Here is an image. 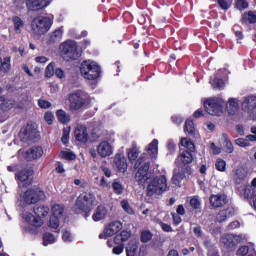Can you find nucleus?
<instances>
[{"mask_svg":"<svg viewBox=\"0 0 256 256\" xmlns=\"http://www.w3.org/2000/svg\"><path fill=\"white\" fill-rule=\"evenodd\" d=\"M135 167L138 169L135 175L137 183H139V185H145V183H148V197H153V195H163V193L169 189V186L167 185V177L165 175L153 177V174L149 172L151 164L149 162H143V158H139L136 161Z\"/></svg>","mask_w":256,"mask_h":256,"instance_id":"1","label":"nucleus"},{"mask_svg":"<svg viewBox=\"0 0 256 256\" xmlns=\"http://www.w3.org/2000/svg\"><path fill=\"white\" fill-rule=\"evenodd\" d=\"M80 73L84 79L93 81L101 76V66L93 60H85L81 63Z\"/></svg>","mask_w":256,"mask_h":256,"instance_id":"2","label":"nucleus"},{"mask_svg":"<svg viewBox=\"0 0 256 256\" xmlns=\"http://www.w3.org/2000/svg\"><path fill=\"white\" fill-rule=\"evenodd\" d=\"M225 100L221 97H210L204 101V109L208 115L221 117L225 111Z\"/></svg>","mask_w":256,"mask_h":256,"instance_id":"3","label":"nucleus"},{"mask_svg":"<svg viewBox=\"0 0 256 256\" xmlns=\"http://www.w3.org/2000/svg\"><path fill=\"white\" fill-rule=\"evenodd\" d=\"M68 101L70 111H79L82 107H89L91 105V97L84 92L70 94Z\"/></svg>","mask_w":256,"mask_h":256,"instance_id":"4","label":"nucleus"},{"mask_svg":"<svg viewBox=\"0 0 256 256\" xmlns=\"http://www.w3.org/2000/svg\"><path fill=\"white\" fill-rule=\"evenodd\" d=\"M53 25V20L49 17L37 16L30 24L31 31L34 35H45Z\"/></svg>","mask_w":256,"mask_h":256,"instance_id":"5","label":"nucleus"},{"mask_svg":"<svg viewBox=\"0 0 256 256\" xmlns=\"http://www.w3.org/2000/svg\"><path fill=\"white\" fill-rule=\"evenodd\" d=\"M60 51L64 59H79L81 57V51L77 47V42L67 40L60 45Z\"/></svg>","mask_w":256,"mask_h":256,"instance_id":"6","label":"nucleus"},{"mask_svg":"<svg viewBox=\"0 0 256 256\" xmlns=\"http://www.w3.org/2000/svg\"><path fill=\"white\" fill-rule=\"evenodd\" d=\"M41 199H45V192L37 187L29 188L22 196V200L26 205H35V203H39Z\"/></svg>","mask_w":256,"mask_h":256,"instance_id":"7","label":"nucleus"},{"mask_svg":"<svg viewBox=\"0 0 256 256\" xmlns=\"http://www.w3.org/2000/svg\"><path fill=\"white\" fill-rule=\"evenodd\" d=\"M20 140L23 143H29V141H35L39 137V132L31 124H28L21 128L19 133Z\"/></svg>","mask_w":256,"mask_h":256,"instance_id":"8","label":"nucleus"},{"mask_svg":"<svg viewBox=\"0 0 256 256\" xmlns=\"http://www.w3.org/2000/svg\"><path fill=\"white\" fill-rule=\"evenodd\" d=\"M121 229H123V223H121V221H112L104 228L103 233L99 234V239L113 237V235H117Z\"/></svg>","mask_w":256,"mask_h":256,"instance_id":"9","label":"nucleus"},{"mask_svg":"<svg viewBox=\"0 0 256 256\" xmlns=\"http://www.w3.org/2000/svg\"><path fill=\"white\" fill-rule=\"evenodd\" d=\"M18 155L20 157H24L26 161H35V159H39L43 157V148L41 146L31 147L28 151L19 150Z\"/></svg>","mask_w":256,"mask_h":256,"instance_id":"10","label":"nucleus"},{"mask_svg":"<svg viewBox=\"0 0 256 256\" xmlns=\"http://www.w3.org/2000/svg\"><path fill=\"white\" fill-rule=\"evenodd\" d=\"M113 149V144L107 140H103L97 145L96 152L99 157L106 159V157L113 155Z\"/></svg>","mask_w":256,"mask_h":256,"instance_id":"11","label":"nucleus"},{"mask_svg":"<svg viewBox=\"0 0 256 256\" xmlns=\"http://www.w3.org/2000/svg\"><path fill=\"white\" fill-rule=\"evenodd\" d=\"M32 176H33V171L25 168L15 174V179L18 181V185H21V183H22L25 187H27V186L31 185V183L33 181Z\"/></svg>","mask_w":256,"mask_h":256,"instance_id":"12","label":"nucleus"},{"mask_svg":"<svg viewBox=\"0 0 256 256\" xmlns=\"http://www.w3.org/2000/svg\"><path fill=\"white\" fill-rule=\"evenodd\" d=\"M243 241L241 235L226 234L221 238V243L226 249H233L236 245H239Z\"/></svg>","mask_w":256,"mask_h":256,"instance_id":"13","label":"nucleus"},{"mask_svg":"<svg viewBox=\"0 0 256 256\" xmlns=\"http://www.w3.org/2000/svg\"><path fill=\"white\" fill-rule=\"evenodd\" d=\"M51 0H26L28 11H41L45 7H49Z\"/></svg>","mask_w":256,"mask_h":256,"instance_id":"14","label":"nucleus"},{"mask_svg":"<svg viewBox=\"0 0 256 256\" xmlns=\"http://www.w3.org/2000/svg\"><path fill=\"white\" fill-rule=\"evenodd\" d=\"M74 137L80 143H87L89 141V130L84 125H78L74 130Z\"/></svg>","mask_w":256,"mask_h":256,"instance_id":"15","label":"nucleus"},{"mask_svg":"<svg viewBox=\"0 0 256 256\" xmlns=\"http://www.w3.org/2000/svg\"><path fill=\"white\" fill-rule=\"evenodd\" d=\"M210 204L212 207L219 208L227 205V195L225 194H213L210 196Z\"/></svg>","mask_w":256,"mask_h":256,"instance_id":"16","label":"nucleus"},{"mask_svg":"<svg viewBox=\"0 0 256 256\" xmlns=\"http://www.w3.org/2000/svg\"><path fill=\"white\" fill-rule=\"evenodd\" d=\"M95 195L91 193L84 192L80 196H78V205H81V203H86V207H89L90 209H93L95 207Z\"/></svg>","mask_w":256,"mask_h":256,"instance_id":"17","label":"nucleus"},{"mask_svg":"<svg viewBox=\"0 0 256 256\" xmlns=\"http://www.w3.org/2000/svg\"><path fill=\"white\" fill-rule=\"evenodd\" d=\"M114 166L120 173H125L127 171V158L123 154H116L114 158Z\"/></svg>","mask_w":256,"mask_h":256,"instance_id":"18","label":"nucleus"},{"mask_svg":"<svg viewBox=\"0 0 256 256\" xmlns=\"http://www.w3.org/2000/svg\"><path fill=\"white\" fill-rule=\"evenodd\" d=\"M22 217L26 223H29V225H32L33 227H41V225H43V220L40 218H35L31 212L23 213Z\"/></svg>","mask_w":256,"mask_h":256,"instance_id":"19","label":"nucleus"},{"mask_svg":"<svg viewBox=\"0 0 256 256\" xmlns=\"http://www.w3.org/2000/svg\"><path fill=\"white\" fill-rule=\"evenodd\" d=\"M242 107H243V109L248 111V113L253 111L256 107V97L248 96V97L244 98Z\"/></svg>","mask_w":256,"mask_h":256,"instance_id":"20","label":"nucleus"},{"mask_svg":"<svg viewBox=\"0 0 256 256\" xmlns=\"http://www.w3.org/2000/svg\"><path fill=\"white\" fill-rule=\"evenodd\" d=\"M147 151L152 159H157V155H159V140H152L148 145Z\"/></svg>","mask_w":256,"mask_h":256,"instance_id":"21","label":"nucleus"},{"mask_svg":"<svg viewBox=\"0 0 256 256\" xmlns=\"http://www.w3.org/2000/svg\"><path fill=\"white\" fill-rule=\"evenodd\" d=\"M226 109L230 115H235L239 111V100L236 98H230Z\"/></svg>","mask_w":256,"mask_h":256,"instance_id":"22","label":"nucleus"},{"mask_svg":"<svg viewBox=\"0 0 256 256\" xmlns=\"http://www.w3.org/2000/svg\"><path fill=\"white\" fill-rule=\"evenodd\" d=\"M15 107V101L5 97H0V111H9Z\"/></svg>","mask_w":256,"mask_h":256,"instance_id":"23","label":"nucleus"},{"mask_svg":"<svg viewBox=\"0 0 256 256\" xmlns=\"http://www.w3.org/2000/svg\"><path fill=\"white\" fill-rule=\"evenodd\" d=\"M107 215V208L105 206L100 205L96 208L94 214L92 215L93 221H102L104 217Z\"/></svg>","mask_w":256,"mask_h":256,"instance_id":"24","label":"nucleus"},{"mask_svg":"<svg viewBox=\"0 0 256 256\" xmlns=\"http://www.w3.org/2000/svg\"><path fill=\"white\" fill-rule=\"evenodd\" d=\"M12 22L14 25L15 33L20 34L21 31H23V29L25 28V21H23V19H21V17L19 16H14L12 17Z\"/></svg>","mask_w":256,"mask_h":256,"instance_id":"25","label":"nucleus"},{"mask_svg":"<svg viewBox=\"0 0 256 256\" xmlns=\"http://www.w3.org/2000/svg\"><path fill=\"white\" fill-rule=\"evenodd\" d=\"M131 237V231L123 230L121 233L117 234L114 238V243L123 244L125 241H129Z\"/></svg>","mask_w":256,"mask_h":256,"instance_id":"26","label":"nucleus"},{"mask_svg":"<svg viewBox=\"0 0 256 256\" xmlns=\"http://www.w3.org/2000/svg\"><path fill=\"white\" fill-rule=\"evenodd\" d=\"M222 139L225 153H233V151H235V147L233 146L231 139H229V136L227 134H223Z\"/></svg>","mask_w":256,"mask_h":256,"instance_id":"27","label":"nucleus"},{"mask_svg":"<svg viewBox=\"0 0 256 256\" xmlns=\"http://www.w3.org/2000/svg\"><path fill=\"white\" fill-rule=\"evenodd\" d=\"M33 211L36 217H38L37 219H41L49 215V207L47 206H35Z\"/></svg>","mask_w":256,"mask_h":256,"instance_id":"28","label":"nucleus"},{"mask_svg":"<svg viewBox=\"0 0 256 256\" xmlns=\"http://www.w3.org/2000/svg\"><path fill=\"white\" fill-rule=\"evenodd\" d=\"M179 161H181L182 165H189V163H193V154L189 151H184L178 157Z\"/></svg>","mask_w":256,"mask_h":256,"instance_id":"29","label":"nucleus"},{"mask_svg":"<svg viewBox=\"0 0 256 256\" xmlns=\"http://www.w3.org/2000/svg\"><path fill=\"white\" fill-rule=\"evenodd\" d=\"M63 211H65V208L61 204H55L51 208L52 217H56L58 219H61L63 217Z\"/></svg>","mask_w":256,"mask_h":256,"instance_id":"30","label":"nucleus"},{"mask_svg":"<svg viewBox=\"0 0 256 256\" xmlns=\"http://www.w3.org/2000/svg\"><path fill=\"white\" fill-rule=\"evenodd\" d=\"M57 241V236L52 233L46 232L43 234V245L47 247V245H53Z\"/></svg>","mask_w":256,"mask_h":256,"instance_id":"31","label":"nucleus"},{"mask_svg":"<svg viewBox=\"0 0 256 256\" xmlns=\"http://www.w3.org/2000/svg\"><path fill=\"white\" fill-rule=\"evenodd\" d=\"M242 23H256V11H249L248 13L243 14Z\"/></svg>","mask_w":256,"mask_h":256,"instance_id":"32","label":"nucleus"},{"mask_svg":"<svg viewBox=\"0 0 256 256\" xmlns=\"http://www.w3.org/2000/svg\"><path fill=\"white\" fill-rule=\"evenodd\" d=\"M137 249H139V244L135 241L130 242L126 247V255L127 256L137 255Z\"/></svg>","mask_w":256,"mask_h":256,"instance_id":"33","label":"nucleus"},{"mask_svg":"<svg viewBox=\"0 0 256 256\" xmlns=\"http://www.w3.org/2000/svg\"><path fill=\"white\" fill-rule=\"evenodd\" d=\"M62 37H63V29L59 28L54 32H52L51 34H49V41L50 43H57V41L62 39Z\"/></svg>","mask_w":256,"mask_h":256,"instance_id":"34","label":"nucleus"},{"mask_svg":"<svg viewBox=\"0 0 256 256\" xmlns=\"http://www.w3.org/2000/svg\"><path fill=\"white\" fill-rule=\"evenodd\" d=\"M57 119L60 123H69L71 121V118L67 112L64 110H58L56 112Z\"/></svg>","mask_w":256,"mask_h":256,"instance_id":"35","label":"nucleus"},{"mask_svg":"<svg viewBox=\"0 0 256 256\" xmlns=\"http://www.w3.org/2000/svg\"><path fill=\"white\" fill-rule=\"evenodd\" d=\"M76 209H79L81 213H86V217H89V214L91 213V208L87 206V203L82 201V203L79 205V198L76 200Z\"/></svg>","mask_w":256,"mask_h":256,"instance_id":"36","label":"nucleus"},{"mask_svg":"<svg viewBox=\"0 0 256 256\" xmlns=\"http://www.w3.org/2000/svg\"><path fill=\"white\" fill-rule=\"evenodd\" d=\"M183 177H185L183 172L175 170L174 174H173V177H172L173 185H176V186L181 185V181H183Z\"/></svg>","mask_w":256,"mask_h":256,"instance_id":"37","label":"nucleus"},{"mask_svg":"<svg viewBox=\"0 0 256 256\" xmlns=\"http://www.w3.org/2000/svg\"><path fill=\"white\" fill-rule=\"evenodd\" d=\"M11 69V62L9 59H5L4 61L0 58V73H7Z\"/></svg>","mask_w":256,"mask_h":256,"instance_id":"38","label":"nucleus"},{"mask_svg":"<svg viewBox=\"0 0 256 256\" xmlns=\"http://www.w3.org/2000/svg\"><path fill=\"white\" fill-rule=\"evenodd\" d=\"M128 159L130 161H135L139 157V149L137 147H132L128 149Z\"/></svg>","mask_w":256,"mask_h":256,"instance_id":"39","label":"nucleus"},{"mask_svg":"<svg viewBox=\"0 0 256 256\" xmlns=\"http://www.w3.org/2000/svg\"><path fill=\"white\" fill-rule=\"evenodd\" d=\"M181 145L188 149V151H195V144H193L189 138H182Z\"/></svg>","mask_w":256,"mask_h":256,"instance_id":"40","label":"nucleus"},{"mask_svg":"<svg viewBox=\"0 0 256 256\" xmlns=\"http://www.w3.org/2000/svg\"><path fill=\"white\" fill-rule=\"evenodd\" d=\"M229 210H221L217 215H216V221L218 223H223V221H227V218L229 217Z\"/></svg>","mask_w":256,"mask_h":256,"instance_id":"41","label":"nucleus"},{"mask_svg":"<svg viewBox=\"0 0 256 256\" xmlns=\"http://www.w3.org/2000/svg\"><path fill=\"white\" fill-rule=\"evenodd\" d=\"M55 75V62H51L45 69V77L51 78Z\"/></svg>","mask_w":256,"mask_h":256,"instance_id":"42","label":"nucleus"},{"mask_svg":"<svg viewBox=\"0 0 256 256\" xmlns=\"http://www.w3.org/2000/svg\"><path fill=\"white\" fill-rule=\"evenodd\" d=\"M215 168L217 171L224 172L227 169V162L221 158H218L215 163Z\"/></svg>","mask_w":256,"mask_h":256,"instance_id":"43","label":"nucleus"},{"mask_svg":"<svg viewBox=\"0 0 256 256\" xmlns=\"http://www.w3.org/2000/svg\"><path fill=\"white\" fill-rule=\"evenodd\" d=\"M210 83L214 89H223V87H225V82L223 79L215 78L210 80Z\"/></svg>","mask_w":256,"mask_h":256,"instance_id":"44","label":"nucleus"},{"mask_svg":"<svg viewBox=\"0 0 256 256\" xmlns=\"http://www.w3.org/2000/svg\"><path fill=\"white\" fill-rule=\"evenodd\" d=\"M184 131L189 133V135H193L195 133V126L193 125V120H186Z\"/></svg>","mask_w":256,"mask_h":256,"instance_id":"45","label":"nucleus"},{"mask_svg":"<svg viewBox=\"0 0 256 256\" xmlns=\"http://www.w3.org/2000/svg\"><path fill=\"white\" fill-rule=\"evenodd\" d=\"M121 207H122L123 211H125V213H128V215H133V213H135L133 211V208H131V205H129V201H127V200L121 201Z\"/></svg>","mask_w":256,"mask_h":256,"instance_id":"46","label":"nucleus"},{"mask_svg":"<svg viewBox=\"0 0 256 256\" xmlns=\"http://www.w3.org/2000/svg\"><path fill=\"white\" fill-rule=\"evenodd\" d=\"M151 239H153V234H151L150 231H148V230L142 231V233H141L142 243H149V241H151Z\"/></svg>","mask_w":256,"mask_h":256,"instance_id":"47","label":"nucleus"},{"mask_svg":"<svg viewBox=\"0 0 256 256\" xmlns=\"http://www.w3.org/2000/svg\"><path fill=\"white\" fill-rule=\"evenodd\" d=\"M235 7L239 11H243V10L247 9V7H249V3L247 2V0H237L235 2Z\"/></svg>","mask_w":256,"mask_h":256,"instance_id":"48","label":"nucleus"},{"mask_svg":"<svg viewBox=\"0 0 256 256\" xmlns=\"http://www.w3.org/2000/svg\"><path fill=\"white\" fill-rule=\"evenodd\" d=\"M218 5L223 9L224 11H227L233 5V0H218Z\"/></svg>","mask_w":256,"mask_h":256,"instance_id":"49","label":"nucleus"},{"mask_svg":"<svg viewBox=\"0 0 256 256\" xmlns=\"http://www.w3.org/2000/svg\"><path fill=\"white\" fill-rule=\"evenodd\" d=\"M112 189L116 195H121V193H123V185L119 182L112 183Z\"/></svg>","mask_w":256,"mask_h":256,"instance_id":"50","label":"nucleus"},{"mask_svg":"<svg viewBox=\"0 0 256 256\" xmlns=\"http://www.w3.org/2000/svg\"><path fill=\"white\" fill-rule=\"evenodd\" d=\"M60 219L61 218L51 216L49 221V227H51L52 229H57V227H59Z\"/></svg>","mask_w":256,"mask_h":256,"instance_id":"51","label":"nucleus"},{"mask_svg":"<svg viewBox=\"0 0 256 256\" xmlns=\"http://www.w3.org/2000/svg\"><path fill=\"white\" fill-rule=\"evenodd\" d=\"M235 144L238 145V147H250L251 143L247 142V138H238L235 140Z\"/></svg>","mask_w":256,"mask_h":256,"instance_id":"52","label":"nucleus"},{"mask_svg":"<svg viewBox=\"0 0 256 256\" xmlns=\"http://www.w3.org/2000/svg\"><path fill=\"white\" fill-rule=\"evenodd\" d=\"M62 239H63L64 243H72L73 234H71V232H69V231H64L62 234Z\"/></svg>","mask_w":256,"mask_h":256,"instance_id":"53","label":"nucleus"},{"mask_svg":"<svg viewBox=\"0 0 256 256\" xmlns=\"http://www.w3.org/2000/svg\"><path fill=\"white\" fill-rule=\"evenodd\" d=\"M61 157H62V159H67L68 161H73V159H75L76 156L73 152L62 151Z\"/></svg>","mask_w":256,"mask_h":256,"instance_id":"54","label":"nucleus"},{"mask_svg":"<svg viewBox=\"0 0 256 256\" xmlns=\"http://www.w3.org/2000/svg\"><path fill=\"white\" fill-rule=\"evenodd\" d=\"M117 246H115L112 250V253H114V255H121V253H123V249H125V244L122 243H116Z\"/></svg>","mask_w":256,"mask_h":256,"instance_id":"55","label":"nucleus"},{"mask_svg":"<svg viewBox=\"0 0 256 256\" xmlns=\"http://www.w3.org/2000/svg\"><path fill=\"white\" fill-rule=\"evenodd\" d=\"M236 177H237L238 183H240V181H243V179L247 177V174L245 173L244 169H238L236 170Z\"/></svg>","mask_w":256,"mask_h":256,"instance_id":"56","label":"nucleus"},{"mask_svg":"<svg viewBox=\"0 0 256 256\" xmlns=\"http://www.w3.org/2000/svg\"><path fill=\"white\" fill-rule=\"evenodd\" d=\"M190 206L192 209H201V201L197 198H192L190 200Z\"/></svg>","mask_w":256,"mask_h":256,"instance_id":"57","label":"nucleus"},{"mask_svg":"<svg viewBox=\"0 0 256 256\" xmlns=\"http://www.w3.org/2000/svg\"><path fill=\"white\" fill-rule=\"evenodd\" d=\"M38 105L41 109H49V107H51V102L40 99L38 100Z\"/></svg>","mask_w":256,"mask_h":256,"instance_id":"58","label":"nucleus"},{"mask_svg":"<svg viewBox=\"0 0 256 256\" xmlns=\"http://www.w3.org/2000/svg\"><path fill=\"white\" fill-rule=\"evenodd\" d=\"M53 119H54L53 113H51V112L45 113L44 121H46V123H48V125H53Z\"/></svg>","mask_w":256,"mask_h":256,"instance_id":"59","label":"nucleus"},{"mask_svg":"<svg viewBox=\"0 0 256 256\" xmlns=\"http://www.w3.org/2000/svg\"><path fill=\"white\" fill-rule=\"evenodd\" d=\"M249 253V247L248 246H242L237 251V256H245Z\"/></svg>","mask_w":256,"mask_h":256,"instance_id":"60","label":"nucleus"},{"mask_svg":"<svg viewBox=\"0 0 256 256\" xmlns=\"http://www.w3.org/2000/svg\"><path fill=\"white\" fill-rule=\"evenodd\" d=\"M167 147L170 153H175V149H177V145L175 144V142H173V140L168 141Z\"/></svg>","mask_w":256,"mask_h":256,"instance_id":"61","label":"nucleus"},{"mask_svg":"<svg viewBox=\"0 0 256 256\" xmlns=\"http://www.w3.org/2000/svg\"><path fill=\"white\" fill-rule=\"evenodd\" d=\"M239 227H241L239 221H233L228 225V231H231L233 229H239Z\"/></svg>","mask_w":256,"mask_h":256,"instance_id":"62","label":"nucleus"},{"mask_svg":"<svg viewBox=\"0 0 256 256\" xmlns=\"http://www.w3.org/2000/svg\"><path fill=\"white\" fill-rule=\"evenodd\" d=\"M36 63H41L42 65H45V63H47L49 61V58L45 57V56H37L35 58Z\"/></svg>","mask_w":256,"mask_h":256,"instance_id":"63","label":"nucleus"},{"mask_svg":"<svg viewBox=\"0 0 256 256\" xmlns=\"http://www.w3.org/2000/svg\"><path fill=\"white\" fill-rule=\"evenodd\" d=\"M172 121L175 123V125H181V123H183V118L181 116L175 115L172 116Z\"/></svg>","mask_w":256,"mask_h":256,"instance_id":"64","label":"nucleus"}]
</instances>
